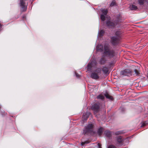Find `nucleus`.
<instances>
[{"mask_svg":"<svg viewBox=\"0 0 148 148\" xmlns=\"http://www.w3.org/2000/svg\"><path fill=\"white\" fill-rule=\"evenodd\" d=\"M114 52L110 49V45L107 44L104 45V52L98 62L101 64H104L107 60V58H111L114 56Z\"/></svg>","mask_w":148,"mask_h":148,"instance_id":"obj_1","label":"nucleus"},{"mask_svg":"<svg viewBox=\"0 0 148 148\" xmlns=\"http://www.w3.org/2000/svg\"><path fill=\"white\" fill-rule=\"evenodd\" d=\"M121 34L120 30H117L115 33V36L111 38V41L113 45H115L119 43Z\"/></svg>","mask_w":148,"mask_h":148,"instance_id":"obj_2","label":"nucleus"},{"mask_svg":"<svg viewBox=\"0 0 148 148\" xmlns=\"http://www.w3.org/2000/svg\"><path fill=\"white\" fill-rule=\"evenodd\" d=\"M120 74L121 75L123 76H129L132 75H137L139 74V72L136 69H135L134 71H132L130 69H126L121 71Z\"/></svg>","mask_w":148,"mask_h":148,"instance_id":"obj_3","label":"nucleus"},{"mask_svg":"<svg viewBox=\"0 0 148 148\" xmlns=\"http://www.w3.org/2000/svg\"><path fill=\"white\" fill-rule=\"evenodd\" d=\"M101 74V69L98 68L91 72L90 77L92 79L95 80L98 79L100 77L99 75Z\"/></svg>","mask_w":148,"mask_h":148,"instance_id":"obj_4","label":"nucleus"},{"mask_svg":"<svg viewBox=\"0 0 148 148\" xmlns=\"http://www.w3.org/2000/svg\"><path fill=\"white\" fill-rule=\"evenodd\" d=\"M93 125L92 124H88L85 127L84 129L83 130V133L84 134H86L93 132Z\"/></svg>","mask_w":148,"mask_h":148,"instance_id":"obj_5","label":"nucleus"},{"mask_svg":"<svg viewBox=\"0 0 148 148\" xmlns=\"http://www.w3.org/2000/svg\"><path fill=\"white\" fill-rule=\"evenodd\" d=\"M116 141L117 142L116 145L118 147H119L123 144L124 141H127L128 140V138H126L123 139L121 136H119L116 137Z\"/></svg>","mask_w":148,"mask_h":148,"instance_id":"obj_6","label":"nucleus"},{"mask_svg":"<svg viewBox=\"0 0 148 148\" xmlns=\"http://www.w3.org/2000/svg\"><path fill=\"white\" fill-rule=\"evenodd\" d=\"M97 64V62L95 60H90L87 66V70L88 71H91L92 67H95Z\"/></svg>","mask_w":148,"mask_h":148,"instance_id":"obj_7","label":"nucleus"},{"mask_svg":"<svg viewBox=\"0 0 148 148\" xmlns=\"http://www.w3.org/2000/svg\"><path fill=\"white\" fill-rule=\"evenodd\" d=\"M102 12V14L101 15L100 18L102 21H105L106 15L107 14L108 11L107 9L101 8L100 10Z\"/></svg>","mask_w":148,"mask_h":148,"instance_id":"obj_8","label":"nucleus"},{"mask_svg":"<svg viewBox=\"0 0 148 148\" xmlns=\"http://www.w3.org/2000/svg\"><path fill=\"white\" fill-rule=\"evenodd\" d=\"M99 103H96L94 104L92 106L91 108L94 112H97L99 111Z\"/></svg>","mask_w":148,"mask_h":148,"instance_id":"obj_9","label":"nucleus"},{"mask_svg":"<svg viewBox=\"0 0 148 148\" xmlns=\"http://www.w3.org/2000/svg\"><path fill=\"white\" fill-rule=\"evenodd\" d=\"M106 25L107 27L112 28L114 27L115 24L110 22V21H108L106 22Z\"/></svg>","mask_w":148,"mask_h":148,"instance_id":"obj_10","label":"nucleus"},{"mask_svg":"<svg viewBox=\"0 0 148 148\" xmlns=\"http://www.w3.org/2000/svg\"><path fill=\"white\" fill-rule=\"evenodd\" d=\"M91 114V113L89 112H86L85 113L83 114V118L84 119V120H86L89 116Z\"/></svg>","mask_w":148,"mask_h":148,"instance_id":"obj_11","label":"nucleus"},{"mask_svg":"<svg viewBox=\"0 0 148 148\" xmlns=\"http://www.w3.org/2000/svg\"><path fill=\"white\" fill-rule=\"evenodd\" d=\"M112 132H110L109 130H106L104 132V134L105 136L108 138L111 137L112 134Z\"/></svg>","mask_w":148,"mask_h":148,"instance_id":"obj_12","label":"nucleus"},{"mask_svg":"<svg viewBox=\"0 0 148 148\" xmlns=\"http://www.w3.org/2000/svg\"><path fill=\"white\" fill-rule=\"evenodd\" d=\"M97 51H102L103 50V46L101 45H97L96 47Z\"/></svg>","mask_w":148,"mask_h":148,"instance_id":"obj_13","label":"nucleus"},{"mask_svg":"<svg viewBox=\"0 0 148 148\" xmlns=\"http://www.w3.org/2000/svg\"><path fill=\"white\" fill-rule=\"evenodd\" d=\"M130 9L131 10H136L137 9V7L133 4H130L129 7Z\"/></svg>","mask_w":148,"mask_h":148,"instance_id":"obj_14","label":"nucleus"},{"mask_svg":"<svg viewBox=\"0 0 148 148\" xmlns=\"http://www.w3.org/2000/svg\"><path fill=\"white\" fill-rule=\"evenodd\" d=\"M103 131V128L101 127L98 129L97 131L98 135L99 136H101L102 134Z\"/></svg>","mask_w":148,"mask_h":148,"instance_id":"obj_15","label":"nucleus"},{"mask_svg":"<svg viewBox=\"0 0 148 148\" xmlns=\"http://www.w3.org/2000/svg\"><path fill=\"white\" fill-rule=\"evenodd\" d=\"M102 71L104 73L106 74L108 72V69L107 67L103 66V67Z\"/></svg>","mask_w":148,"mask_h":148,"instance_id":"obj_16","label":"nucleus"},{"mask_svg":"<svg viewBox=\"0 0 148 148\" xmlns=\"http://www.w3.org/2000/svg\"><path fill=\"white\" fill-rule=\"evenodd\" d=\"M104 33V31L103 30H101L99 31L98 34V36L99 37H101L102 36Z\"/></svg>","mask_w":148,"mask_h":148,"instance_id":"obj_17","label":"nucleus"},{"mask_svg":"<svg viewBox=\"0 0 148 148\" xmlns=\"http://www.w3.org/2000/svg\"><path fill=\"white\" fill-rule=\"evenodd\" d=\"M121 20V18L120 15H118L117 16V18L116 21H115V23L116 24L118 23L120 21L121 22L120 20Z\"/></svg>","mask_w":148,"mask_h":148,"instance_id":"obj_18","label":"nucleus"},{"mask_svg":"<svg viewBox=\"0 0 148 148\" xmlns=\"http://www.w3.org/2000/svg\"><path fill=\"white\" fill-rule=\"evenodd\" d=\"M123 133V132L122 131H117L115 132V134L116 135H119L122 134Z\"/></svg>","mask_w":148,"mask_h":148,"instance_id":"obj_19","label":"nucleus"},{"mask_svg":"<svg viewBox=\"0 0 148 148\" xmlns=\"http://www.w3.org/2000/svg\"><path fill=\"white\" fill-rule=\"evenodd\" d=\"M97 98L98 99L103 100L104 98V96L102 95H100L97 96Z\"/></svg>","mask_w":148,"mask_h":148,"instance_id":"obj_20","label":"nucleus"},{"mask_svg":"<svg viewBox=\"0 0 148 148\" xmlns=\"http://www.w3.org/2000/svg\"><path fill=\"white\" fill-rule=\"evenodd\" d=\"M105 96L107 98L111 100H112L113 99L112 97L108 94H107L105 95Z\"/></svg>","mask_w":148,"mask_h":148,"instance_id":"obj_21","label":"nucleus"},{"mask_svg":"<svg viewBox=\"0 0 148 148\" xmlns=\"http://www.w3.org/2000/svg\"><path fill=\"white\" fill-rule=\"evenodd\" d=\"M145 0H138V4L140 5H143Z\"/></svg>","mask_w":148,"mask_h":148,"instance_id":"obj_22","label":"nucleus"},{"mask_svg":"<svg viewBox=\"0 0 148 148\" xmlns=\"http://www.w3.org/2000/svg\"><path fill=\"white\" fill-rule=\"evenodd\" d=\"M108 148H117L115 146L113 145H110L108 147Z\"/></svg>","mask_w":148,"mask_h":148,"instance_id":"obj_23","label":"nucleus"},{"mask_svg":"<svg viewBox=\"0 0 148 148\" xmlns=\"http://www.w3.org/2000/svg\"><path fill=\"white\" fill-rule=\"evenodd\" d=\"M148 124V121H146L144 122L142 124V126H144L146 124Z\"/></svg>","mask_w":148,"mask_h":148,"instance_id":"obj_24","label":"nucleus"},{"mask_svg":"<svg viewBox=\"0 0 148 148\" xmlns=\"http://www.w3.org/2000/svg\"><path fill=\"white\" fill-rule=\"evenodd\" d=\"M115 5V3L114 1H112L110 4V6H113Z\"/></svg>","mask_w":148,"mask_h":148,"instance_id":"obj_25","label":"nucleus"},{"mask_svg":"<svg viewBox=\"0 0 148 148\" xmlns=\"http://www.w3.org/2000/svg\"><path fill=\"white\" fill-rule=\"evenodd\" d=\"M88 143L87 141H85L84 142H82L81 143V145L82 146H83L85 144H86Z\"/></svg>","mask_w":148,"mask_h":148,"instance_id":"obj_26","label":"nucleus"},{"mask_svg":"<svg viewBox=\"0 0 148 148\" xmlns=\"http://www.w3.org/2000/svg\"><path fill=\"white\" fill-rule=\"evenodd\" d=\"M1 114L2 115H5V113L4 111L1 112Z\"/></svg>","mask_w":148,"mask_h":148,"instance_id":"obj_27","label":"nucleus"},{"mask_svg":"<svg viewBox=\"0 0 148 148\" xmlns=\"http://www.w3.org/2000/svg\"><path fill=\"white\" fill-rule=\"evenodd\" d=\"M75 73V75H76V77H77V78H79V75H78L77 73L76 72Z\"/></svg>","mask_w":148,"mask_h":148,"instance_id":"obj_28","label":"nucleus"},{"mask_svg":"<svg viewBox=\"0 0 148 148\" xmlns=\"http://www.w3.org/2000/svg\"><path fill=\"white\" fill-rule=\"evenodd\" d=\"M97 145H98V146L99 147V148H100L101 147V144H100L99 143H98L97 144Z\"/></svg>","mask_w":148,"mask_h":148,"instance_id":"obj_29","label":"nucleus"},{"mask_svg":"<svg viewBox=\"0 0 148 148\" xmlns=\"http://www.w3.org/2000/svg\"><path fill=\"white\" fill-rule=\"evenodd\" d=\"M147 76L148 77V73L147 74Z\"/></svg>","mask_w":148,"mask_h":148,"instance_id":"obj_30","label":"nucleus"},{"mask_svg":"<svg viewBox=\"0 0 148 148\" xmlns=\"http://www.w3.org/2000/svg\"><path fill=\"white\" fill-rule=\"evenodd\" d=\"M122 108H121V109H122ZM122 109H124L123 108H122Z\"/></svg>","mask_w":148,"mask_h":148,"instance_id":"obj_31","label":"nucleus"}]
</instances>
